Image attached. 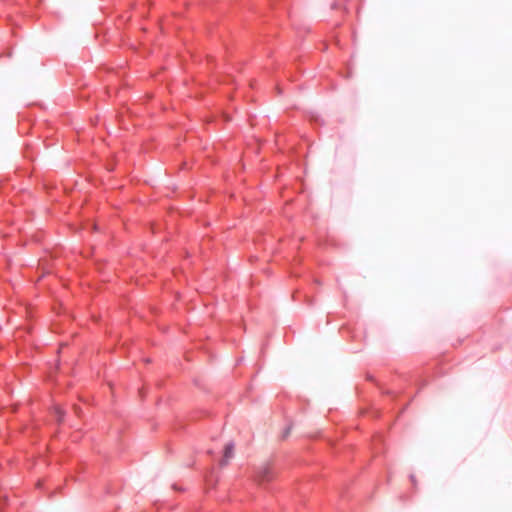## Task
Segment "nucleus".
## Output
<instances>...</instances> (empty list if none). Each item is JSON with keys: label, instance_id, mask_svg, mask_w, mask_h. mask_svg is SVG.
Instances as JSON below:
<instances>
[{"label": "nucleus", "instance_id": "1", "mask_svg": "<svg viewBox=\"0 0 512 512\" xmlns=\"http://www.w3.org/2000/svg\"><path fill=\"white\" fill-rule=\"evenodd\" d=\"M276 477V471L270 461H264L258 468V485L273 481Z\"/></svg>", "mask_w": 512, "mask_h": 512}, {"label": "nucleus", "instance_id": "2", "mask_svg": "<svg viewBox=\"0 0 512 512\" xmlns=\"http://www.w3.org/2000/svg\"><path fill=\"white\" fill-rule=\"evenodd\" d=\"M234 456V443L229 442L224 447V454L220 461L221 466H225L228 464L229 460Z\"/></svg>", "mask_w": 512, "mask_h": 512}, {"label": "nucleus", "instance_id": "4", "mask_svg": "<svg viewBox=\"0 0 512 512\" xmlns=\"http://www.w3.org/2000/svg\"><path fill=\"white\" fill-rule=\"evenodd\" d=\"M289 431H290V427H288V428H287V430H286L285 434L283 435V438H286V437H287V435L289 434Z\"/></svg>", "mask_w": 512, "mask_h": 512}, {"label": "nucleus", "instance_id": "3", "mask_svg": "<svg viewBox=\"0 0 512 512\" xmlns=\"http://www.w3.org/2000/svg\"><path fill=\"white\" fill-rule=\"evenodd\" d=\"M54 409H55V412H56V414L58 416V421L61 422L63 420V414H64L62 409L60 407H58V406H56Z\"/></svg>", "mask_w": 512, "mask_h": 512}]
</instances>
